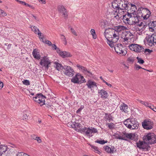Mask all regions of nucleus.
Here are the masks:
<instances>
[{"label": "nucleus", "instance_id": "nucleus-29", "mask_svg": "<svg viewBox=\"0 0 156 156\" xmlns=\"http://www.w3.org/2000/svg\"><path fill=\"white\" fill-rule=\"evenodd\" d=\"M116 31L119 33L122 30H124L126 29V27L123 26H118L115 27L114 28Z\"/></svg>", "mask_w": 156, "mask_h": 156}, {"label": "nucleus", "instance_id": "nucleus-52", "mask_svg": "<svg viewBox=\"0 0 156 156\" xmlns=\"http://www.w3.org/2000/svg\"><path fill=\"white\" fill-rule=\"evenodd\" d=\"M133 27L132 29L133 30H136V31H139L137 29L138 28H139V24L138 25H133Z\"/></svg>", "mask_w": 156, "mask_h": 156}, {"label": "nucleus", "instance_id": "nucleus-4", "mask_svg": "<svg viewBox=\"0 0 156 156\" xmlns=\"http://www.w3.org/2000/svg\"><path fill=\"white\" fill-rule=\"evenodd\" d=\"M129 47L131 50L137 53L143 52L144 50L142 46L137 44H131L129 46Z\"/></svg>", "mask_w": 156, "mask_h": 156}, {"label": "nucleus", "instance_id": "nucleus-28", "mask_svg": "<svg viewBox=\"0 0 156 156\" xmlns=\"http://www.w3.org/2000/svg\"><path fill=\"white\" fill-rule=\"evenodd\" d=\"M60 55L63 58L71 57L72 56L69 52L66 51L61 52L60 54Z\"/></svg>", "mask_w": 156, "mask_h": 156}, {"label": "nucleus", "instance_id": "nucleus-47", "mask_svg": "<svg viewBox=\"0 0 156 156\" xmlns=\"http://www.w3.org/2000/svg\"><path fill=\"white\" fill-rule=\"evenodd\" d=\"M80 84H81L82 83H85L86 81L85 80V79L83 77V76L81 75L80 74Z\"/></svg>", "mask_w": 156, "mask_h": 156}, {"label": "nucleus", "instance_id": "nucleus-59", "mask_svg": "<svg viewBox=\"0 0 156 156\" xmlns=\"http://www.w3.org/2000/svg\"><path fill=\"white\" fill-rule=\"evenodd\" d=\"M127 61L129 62L133 63L134 61V59L133 57H129L128 58Z\"/></svg>", "mask_w": 156, "mask_h": 156}, {"label": "nucleus", "instance_id": "nucleus-38", "mask_svg": "<svg viewBox=\"0 0 156 156\" xmlns=\"http://www.w3.org/2000/svg\"><path fill=\"white\" fill-rule=\"evenodd\" d=\"M140 102L142 104L146 107L150 108V106L151 105V103H149L147 101H140Z\"/></svg>", "mask_w": 156, "mask_h": 156}, {"label": "nucleus", "instance_id": "nucleus-27", "mask_svg": "<svg viewBox=\"0 0 156 156\" xmlns=\"http://www.w3.org/2000/svg\"><path fill=\"white\" fill-rule=\"evenodd\" d=\"M128 106L125 103H122L120 106V110L122 112H124L125 113H127L128 111Z\"/></svg>", "mask_w": 156, "mask_h": 156}, {"label": "nucleus", "instance_id": "nucleus-31", "mask_svg": "<svg viewBox=\"0 0 156 156\" xmlns=\"http://www.w3.org/2000/svg\"><path fill=\"white\" fill-rule=\"evenodd\" d=\"M54 64V66L57 70H59L60 69H63L64 67L60 64L56 62H55Z\"/></svg>", "mask_w": 156, "mask_h": 156}, {"label": "nucleus", "instance_id": "nucleus-48", "mask_svg": "<svg viewBox=\"0 0 156 156\" xmlns=\"http://www.w3.org/2000/svg\"><path fill=\"white\" fill-rule=\"evenodd\" d=\"M16 156H30L23 152H18L16 154Z\"/></svg>", "mask_w": 156, "mask_h": 156}, {"label": "nucleus", "instance_id": "nucleus-26", "mask_svg": "<svg viewBox=\"0 0 156 156\" xmlns=\"http://www.w3.org/2000/svg\"><path fill=\"white\" fill-rule=\"evenodd\" d=\"M7 150V147L4 145H0V156L5 153Z\"/></svg>", "mask_w": 156, "mask_h": 156}, {"label": "nucleus", "instance_id": "nucleus-14", "mask_svg": "<svg viewBox=\"0 0 156 156\" xmlns=\"http://www.w3.org/2000/svg\"><path fill=\"white\" fill-rule=\"evenodd\" d=\"M98 133V130L96 129L94 127H89L87 129V130L85 132V135L89 136H92L91 134L95 133Z\"/></svg>", "mask_w": 156, "mask_h": 156}, {"label": "nucleus", "instance_id": "nucleus-54", "mask_svg": "<svg viewBox=\"0 0 156 156\" xmlns=\"http://www.w3.org/2000/svg\"><path fill=\"white\" fill-rule=\"evenodd\" d=\"M152 51V50H150L149 49H145L144 50V53L146 54H150Z\"/></svg>", "mask_w": 156, "mask_h": 156}, {"label": "nucleus", "instance_id": "nucleus-2", "mask_svg": "<svg viewBox=\"0 0 156 156\" xmlns=\"http://www.w3.org/2000/svg\"><path fill=\"white\" fill-rule=\"evenodd\" d=\"M143 140L144 141L152 144L156 143V136L153 133H149L143 136Z\"/></svg>", "mask_w": 156, "mask_h": 156}, {"label": "nucleus", "instance_id": "nucleus-10", "mask_svg": "<svg viewBox=\"0 0 156 156\" xmlns=\"http://www.w3.org/2000/svg\"><path fill=\"white\" fill-rule=\"evenodd\" d=\"M58 12L62 14L64 19H66L68 18L67 12L66 9L62 5H60L58 7Z\"/></svg>", "mask_w": 156, "mask_h": 156}, {"label": "nucleus", "instance_id": "nucleus-41", "mask_svg": "<svg viewBox=\"0 0 156 156\" xmlns=\"http://www.w3.org/2000/svg\"><path fill=\"white\" fill-rule=\"evenodd\" d=\"M106 125L108 126V127L110 129H112L114 128L115 125L113 123H106Z\"/></svg>", "mask_w": 156, "mask_h": 156}, {"label": "nucleus", "instance_id": "nucleus-55", "mask_svg": "<svg viewBox=\"0 0 156 156\" xmlns=\"http://www.w3.org/2000/svg\"><path fill=\"white\" fill-rule=\"evenodd\" d=\"M76 66L79 68L80 70H81L83 72V71L85 70V69L86 68L83 66H82L79 65H76Z\"/></svg>", "mask_w": 156, "mask_h": 156}, {"label": "nucleus", "instance_id": "nucleus-30", "mask_svg": "<svg viewBox=\"0 0 156 156\" xmlns=\"http://www.w3.org/2000/svg\"><path fill=\"white\" fill-rule=\"evenodd\" d=\"M123 136H124V135L123 133H122V134H121V135H119L117 133H115L114 135V136L116 139L127 141V139L125 138V137H123Z\"/></svg>", "mask_w": 156, "mask_h": 156}, {"label": "nucleus", "instance_id": "nucleus-63", "mask_svg": "<svg viewBox=\"0 0 156 156\" xmlns=\"http://www.w3.org/2000/svg\"><path fill=\"white\" fill-rule=\"evenodd\" d=\"M60 36L62 37L61 39H64V41L66 42V44L67 42L66 40V38L65 36L63 34H61Z\"/></svg>", "mask_w": 156, "mask_h": 156}, {"label": "nucleus", "instance_id": "nucleus-39", "mask_svg": "<svg viewBox=\"0 0 156 156\" xmlns=\"http://www.w3.org/2000/svg\"><path fill=\"white\" fill-rule=\"evenodd\" d=\"M108 44L112 48L114 46V43L116 42H113L111 39L109 40L108 39H106Z\"/></svg>", "mask_w": 156, "mask_h": 156}, {"label": "nucleus", "instance_id": "nucleus-6", "mask_svg": "<svg viewBox=\"0 0 156 156\" xmlns=\"http://www.w3.org/2000/svg\"><path fill=\"white\" fill-rule=\"evenodd\" d=\"M64 74L69 76H72L74 72L73 69L70 66H65L63 68Z\"/></svg>", "mask_w": 156, "mask_h": 156}, {"label": "nucleus", "instance_id": "nucleus-40", "mask_svg": "<svg viewBox=\"0 0 156 156\" xmlns=\"http://www.w3.org/2000/svg\"><path fill=\"white\" fill-rule=\"evenodd\" d=\"M147 13L146 15H145L143 17L144 19V20H146L149 18L150 16V14H151L150 11L148 10L147 9H146Z\"/></svg>", "mask_w": 156, "mask_h": 156}, {"label": "nucleus", "instance_id": "nucleus-18", "mask_svg": "<svg viewBox=\"0 0 156 156\" xmlns=\"http://www.w3.org/2000/svg\"><path fill=\"white\" fill-rule=\"evenodd\" d=\"M30 28H31L32 30L33 31H34L36 34H37L38 35L40 39L43 41L42 37H41V32L39 29L35 26H31Z\"/></svg>", "mask_w": 156, "mask_h": 156}, {"label": "nucleus", "instance_id": "nucleus-23", "mask_svg": "<svg viewBox=\"0 0 156 156\" xmlns=\"http://www.w3.org/2000/svg\"><path fill=\"white\" fill-rule=\"evenodd\" d=\"M118 0H115L112 2V7L113 9L116 10L115 11V12L119 13L118 9Z\"/></svg>", "mask_w": 156, "mask_h": 156}, {"label": "nucleus", "instance_id": "nucleus-5", "mask_svg": "<svg viewBox=\"0 0 156 156\" xmlns=\"http://www.w3.org/2000/svg\"><path fill=\"white\" fill-rule=\"evenodd\" d=\"M142 126L144 129L149 130L153 128V123L150 120H145L142 122Z\"/></svg>", "mask_w": 156, "mask_h": 156}, {"label": "nucleus", "instance_id": "nucleus-13", "mask_svg": "<svg viewBox=\"0 0 156 156\" xmlns=\"http://www.w3.org/2000/svg\"><path fill=\"white\" fill-rule=\"evenodd\" d=\"M145 141L143 142L142 141L139 140L138 142L136 143V146L140 149H147L148 147V144L146 143Z\"/></svg>", "mask_w": 156, "mask_h": 156}, {"label": "nucleus", "instance_id": "nucleus-56", "mask_svg": "<svg viewBox=\"0 0 156 156\" xmlns=\"http://www.w3.org/2000/svg\"><path fill=\"white\" fill-rule=\"evenodd\" d=\"M134 12H127V14L126 15L127 16H128V17H129V18L130 19H131V18L133 17V14H134L133 13Z\"/></svg>", "mask_w": 156, "mask_h": 156}, {"label": "nucleus", "instance_id": "nucleus-45", "mask_svg": "<svg viewBox=\"0 0 156 156\" xmlns=\"http://www.w3.org/2000/svg\"><path fill=\"white\" fill-rule=\"evenodd\" d=\"M95 142L99 143L101 144H105L107 142V141H105L104 140H97Z\"/></svg>", "mask_w": 156, "mask_h": 156}, {"label": "nucleus", "instance_id": "nucleus-12", "mask_svg": "<svg viewBox=\"0 0 156 156\" xmlns=\"http://www.w3.org/2000/svg\"><path fill=\"white\" fill-rule=\"evenodd\" d=\"M123 48L122 44H120L119 45L115 46L114 47L115 50L117 53L122 54V55H125L126 54L127 51H124L122 49Z\"/></svg>", "mask_w": 156, "mask_h": 156}, {"label": "nucleus", "instance_id": "nucleus-22", "mask_svg": "<svg viewBox=\"0 0 156 156\" xmlns=\"http://www.w3.org/2000/svg\"><path fill=\"white\" fill-rule=\"evenodd\" d=\"M32 55L34 58L37 60H39L41 58V55L37 49H34L32 52Z\"/></svg>", "mask_w": 156, "mask_h": 156}, {"label": "nucleus", "instance_id": "nucleus-44", "mask_svg": "<svg viewBox=\"0 0 156 156\" xmlns=\"http://www.w3.org/2000/svg\"><path fill=\"white\" fill-rule=\"evenodd\" d=\"M90 33L92 35L93 38L94 39H96V34L95 31L94 29H92L90 31Z\"/></svg>", "mask_w": 156, "mask_h": 156}, {"label": "nucleus", "instance_id": "nucleus-3", "mask_svg": "<svg viewBox=\"0 0 156 156\" xmlns=\"http://www.w3.org/2000/svg\"><path fill=\"white\" fill-rule=\"evenodd\" d=\"M35 102L41 104V105L45 104L44 98L46 97L41 93L37 94L36 96L31 98Z\"/></svg>", "mask_w": 156, "mask_h": 156}, {"label": "nucleus", "instance_id": "nucleus-33", "mask_svg": "<svg viewBox=\"0 0 156 156\" xmlns=\"http://www.w3.org/2000/svg\"><path fill=\"white\" fill-rule=\"evenodd\" d=\"M75 130L78 132L80 131V129L82 128L81 125L79 123L75 122Z\"/></svg>", "mask_w": 156, "mask_h": 156}, {"label": "nucleus", "instance_id": "nucleus-61", "mask_svg": "<svg viewBox=\"0 0 156 156\" xmlns=\"http://www.w3.org/2000/svg\"><path fill=\"white\" fill-rule=\"evenodd\" d=\"M44 43H45L46 44H48L49 46H51L52 44L51 42L49 41L45 40L44 41Z\"/></svg>", "mask_w": 156, "mask_h": 156}, {"label": "nucleus", "instance_id": "nucleus-43", "mask_svg": "<svg viewBox=\"0 0 156 156\" xmlns=\"http://www.w3.org/2000/svg\"><path fill=\"white\" fill-rule=\"evenodd\" d=\"M91 147L93 150H94V151L96 153L98 154H100V152L98 150V148L97 147L91 146Z\"/></svg>", "mask_w": 156, "mask_h": 156}, {"label": "nucleus", "instance_id": "nucleus-32", "mask_svg": "<svg viewBox=\"0 0 156 156\" xmlns=\"http://www.w3.org/2000/svg\"><path fill=\"white\" fill-rule=\"evenodd\" d=\"M124 2V0H118V9L119 11V10H123L124 8H122V6L123 5V2Z\"/></svg>", "mask_w": 156, "mask_h": 156}, {"label": "nucleus", "instance_id": "nucleus-9", "mask_svg": "<svg viewBox=\"0 0 156 156\" xmlns=\"http://www.w3.org/2000/svg\"><path fill=\"white\" fill-rule=\"evenodd\" d=\"M103 148L105 151L108 154H113L116 152V149L113 146H104Z\"/></svg>", "mask_w": 156, "mask_h": 156}, {"label": "nucleus", "instance_id": "nucleus-50", "mask_svg": "<svg viewBox=\"0 0 156 156\" xmlns=\"http://www.w3.org/2000/svg\"><path fill=\"white\" fill-rule=\"evenodd\" d=\"M68 126L71 127L73 128H75V122H69L68 124Z\"/></svg>", "mask_w": 156, "mask_h": 156}, {"label": "nucleus", "instance_id": "nucleus-53", "mask_svg": "<svg viewBox=\"0 0 156 156\" xmlns=\"http://www.w3.org/2000/svg\"><path fill=\"white\" fill-rule=\"evenodd\" d=\"M84 107L83 105H81L80 107L77 110L76 112L77 114H80V112L81 110L84 108Z\"/></svg>", "mask_w": 156, "mask_h": 156}, {"label": "nucleus", "instance_id": "nucleus-15", "mask_svg": "<svg viewBox=\"0 0 156 156\" xmlns=\"http://www.w3.org/2000/svg\"><path fill=\"white\" fill-rule=\"evenodd\" d=\"M80 74L77 73L76 74L75 76H73L71 80V81L75 83L80 84Z\"/></svg>", "mask_w": 156, "mask_h": 156}, {"label": "nucleus", "instance_id": "nucleus-51", "mask_svg": "<svg viewBox=\"0 0 156 156\" xmlns=\"http://www.w3.org/2000/svg\"><path fill=\"white\" fill-rule=\"evenodd\" d=\"M23 84L26 85H30V82L29 80H24L22 81Z\"/></svg>", "mask_w": 156, "mask_h": 156}, {"label": "nucleus", "instance_id": "nucleus-49", "mask_svg": "<svg viewBox=\"0 0 156 156\" xmlns=\"http://www.w3.org/2000/svg\"><path fill=\"white\" fill-rule=\"evenodd\" d=\"M136 59L137 60V62L140 64H143L144 62V60L142 59L141 58L137 57H136Z\"/></svg>", "mask_w": 156, "mask_h": 156}, {"label": "nucleus", "instance_id": "nucleus-62", "mask_svg": "<svg viewBox=\"0 0 156 156\" xmlns=\"http://www.w3.org/2000/svg\"><path fill=\"white\" fill-rule=\"evenodd\" d=\"M152 35L153 37V39H154V43L156 44V33Z\"/></svg>", "mask_w": 156, "mask_h": 156}, {"label": "nucleus", "instance_id": "nucleus-16", "mask_svg": "<svg viewBox=\"0 0 156 156\" xmlns=\"http://www.w3.org/2000/svg\"><path fill=\"white\" fill-rule=\"evenodd\" d=\"M149 30L151 31H156V21L150 22L148 23Z\"/></svg>", "mask_w": 156, "mask_h": 156}, {"label": "nucleus", "instance_id": "nucleus-37", "mask_svg": "<svg viewBox=\"0 0 156 156\" xmlns=\"http://www.w3.org/2000/svg\"><path fill=\"white\" fill-rule=\"evenodd\" d=\"M83 73L90 77H91L93 76V74L92 73L89 71L87 70L86 68H85V70L83 71Z\"/></svg>", "mask_w": 156, "mask_h": 156}, {"label": "nucleus", "instance_id": "nucleus-24", "mask_svg": "<svg viewBox=\"0 0 156 156\" xmlns=\"http://www.w3.org/2000/svg\"><path fill=\"white\" fill-rule=\"evenodd\" d=\"M133 17L131 18V20L132 21V24H135L138 23L139 20L138 17L139 16H138L137 15L133 14Z\"/></svg>", "mask_w": 156, "mask_h": 156}, {"label": "nucleus", "instance_id": "nucleus-35", "mask_svg": "<svg viewBox=\"0 0 156 156\" xmlns=\"http://www.w3.org/2000/svg\"><path fill=\"white\" fill-rule=\"evenodd\" d=\"M16 1L17 2H19V3H20V4H21L23 5H25V6H27L28 7H30V8H33V6H32L26 3L25 2H23V1H20V0H16Z\"/></svg>", "mask_w": 156, "mask_h": 156}, {"label": "nucleus", "instance_id": "nucleus-64", "mask_svg": "<svg viewBox=\"0 0 156 156\" xmlns=\"http://www.w3.org/2000/svg\"><path fill=\"white\" fill-rule=\"evenodd\" d=\"M135 66L136 67V69L137 70H138L142 68L141 66L137 64Z\"/></svg>", "mask_w": 156, "mask_h": 156}, {"label": "nucleus", "instance_id": "nucleus-34", "mask_svg": "<svg viewBox=\"0 0 156 156\" xmlns=\"http://www.w3.org/2000/svg\"><path fill=\"white\" fill-rule=\"evenodd\" d=\"M105 121L108 120L109 122L113 120L112 115L110 114L108 115L107 113L105 114Z\"/></svg>", "mask_w": 156, "mask_h": 156}, {"label": "nucleus", "instance_id": "nucleus-19", "mask_svg": "<svg viewBox=\"0 0 156 156\" xmlns=\"http://www.w3.org/2000/svg\"><path fill=\"white\" fill-rule=\"evenodd\" d=\"M147 26V24L144 22H142L139 24V28H138L137 29L138 30L139 32L142 33L145 30V28Z\"/></svg>", "mask_w": 156, "mask_h": 156}, {"label": "nucleus", "instance_id": "nucleus-58", "mask_svg": "<svg viewBox=\"0 0 156 156\" xmlns=\"http://www.w3.org/2000/svg\"><path fill=\"white\" fill-rule=\"evenodd\" d=\"M70 30H71V31L72 32V33L74 35H75L76 36H77V34L76 33V31L74 30V29L72 28H71V29H70Z\"/></svg>", "mask_w": 156, "mask_h": 156}, {"label": "nucleus", "instance_id": "nucleus-1", "mask_svg": "<svg viewBox=\"0 0 156 156\" xmlns=\"http://www.w3.org/2000/svg\"><path fill=\"white\" fill-rule=\"evenodd\" d=\"M124 124L127 128L131 129H136L139 126L138 122L133 118L126 119L124 122Z\"/></svg>", "mask_w": 156, "mask_h": 156}, {"label": "nucleus", "instance_id": "nucleus-21", "mask_svg": "<svg viewBox=\"0 0 156 156\" xmlns=\"http://www.w3.org/2000/svg\"><path fill=\"white\" fill-rule=\"evenodd\" d=\"M98 93L101 96V97L104 99L106 98L108 96L107 92L103 89L99 90Z\"/></svg>", "mask_w": 156, "mask_h": 156}, {"label": "nucleus", "instance_id": "nucleus-46", "mask_svg": "<svg viewBox=\"0 0 156 156\" xmlns=\"http://www.w3.org/2000/svg\"><path fill=\"white\" fill-rule=\"evenodd\" d=\"M128 5L129 6H129H130L131 8L133 7V9H134V10L132 9V11L134 12L135 10V9H136V6L135 5L129 3H128Z\"/></svg>", "mask_w": 156, "mask_h": 156}, {"label": "nucleus", "instance_id": "nucleus-20", "mask_svg": "<svg viewBox=\"0 0 156 156\" xmlns=\"http://www.w3.org/2000/svg\"><path fill=\"white\" fill-rule=\"evenodd\" d=\"M119 34L118 32L115 30L111 39L113 42H117L119 39Z\"/></svg>", "mask_w": 156, "mask_h": 156}, {"label": "nucleus", "instance_id": "nucleus-11", "mask_svg": "<svg viewBox=\"0 0 156 156\" xmlns=\"http://www.w3.org/2000/svg\"><path fill=\"white\" fill-rule=\"evenodd\" d=\"M115 30L114 29L111 28H108V30H105V36L106 39H108V38H111Z\"/></svg>", "mask_w": 156, "mask_h": 156}, {"label": "nucleus", "instance_id": "nucleus-60", "mask_svg": "<svg viewBox=\"0 0 156 156\" xmlns=\"http://www.w3.org/2000/svg\"><path fill=\"white\" fill-rule=\"evenodd\" d=\"M149 108L153 110L154 112H156V107H154V105H151Z\"/></svg>", "mask_w": 156, "mask_h": 156}, {"label": "nucleus", "instance_id": "nucleus-42", "mask_svg": "<svg viewBox=\"0 0 156 156\" xmlns=\"http://www.w3.org/2000/svg\"><path fill=\"white\" fill-rule=\"evenodd\" d=\"M7 15L6 12L0 9V17H4Z\"/></svg>", "mask_w": 156, "mask_h": 156}, {"label": "nucleus", "instance_id": "nucleus-25", "mask_svg": "<svg viewBox=\"0 0 156 156\" xmlns=\"http://www.w3.org/2000/svg\"><path fill=\"white\" fill-rule=\"evenodd\" d=\"M153 37L152 35H149L147 39V43L150 46H152L154 43V39H153Z\"/></svg>", "mask_w": 156, "mask_h": 156}, {"label": "nucleus", "instance_id": "nucleus-7", "mask_svg": "<svg viewBox=\"0 0 156 156\" xmlns=\"http://www.w3.org/2000/svg\"><path fill=\"white\" fill-rule=\"evenodd\" d=\"M123 135L125 136V138H126L129 139L136 141L138 140V136L135 133H126L125 132H123Z\"/></svg>", "mask_w": 156, "mask_h": 156}, {"label": "nucleus", "instance_id": "nucleus-36", "mask_svg": "<svg viewBox=\"0 0 156 156\" xmlns=\"http://www.w3.org/2000/svg\"><path fill=\"white\" fill-rule=\"evenodd\" d=\"M122 8H124V9H128V11H129V6L128 2H126L125 0H124L123 4V5L122 6Z\"/></svg>", "mask_w": 156, "mask_h": 156}, {"label": "nucleus", "instance_id": "nucleus-8", "mask_svg": "<svg viewBox=\"0 0 156 156\" xmlns=\"http://www.w3.org/2000/svg\"><path fill=\"white\" fill-rule=\"evenodd\" d=\"M51 62L49 59L46 56H44L41 59L40 64L42 66L48 69L49 67V65H50Z\"/></svg>", "mask_w": 156, "mask_h": 156}, {"label": "nucleus", "instance_id": "nucleus-57", "mask_svg": "<svg viewBox=\"0 0 156 156\" xmlns=\"http://www.w3.org/2000/svg\"><path fill=\"white\" fill-rule=\"evenodd\" d=\"M131 19L130 18H127V20H126L125 22H124L126 24H128L130 25L132 24L131 22H130Z\"/></svg>", "mask_w": 156, "mask_h": 156}, {"label": "nucleus", "instance_id": "nucleus-17", "mask_svg": "<svg viewBox=\"0 0 156 156\" xmlns=\"http://www.w3.org/2000/svg\"><path fill=\"white\" fill-rule=\"evenodd\" d=\"M86 85L91 90L92 88L97 87L96 83L90 80H89L87 82Z\"/></svg>", "mask_w": 156, "mask_h": 156}]
</instances>
